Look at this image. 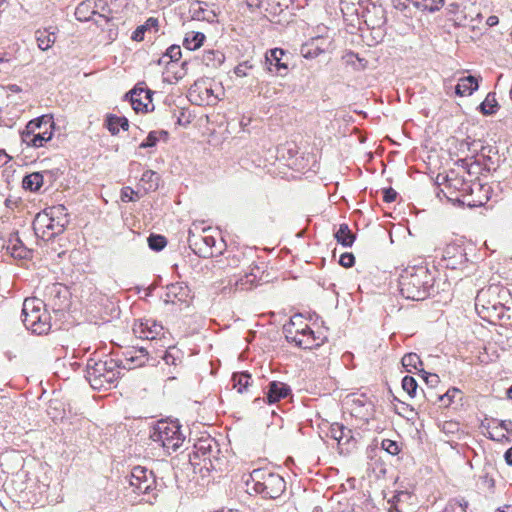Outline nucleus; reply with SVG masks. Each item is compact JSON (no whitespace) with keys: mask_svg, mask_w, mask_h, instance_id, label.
Instances as JSON below:
<instances>
[{"mask_svg":"<svg viewBox=\"0 0 512 512\" xmlns=\"http://www.w3.org/2000/svg\"><path fill=\"white\" fill-rule=\"evenodd\" d=\"M434 276L426 266L408 267L399 277L401 295L413 301H421L430 295L433 289Z\"/></svg>","mask_w":512,"mask_h":512,"instance_id":"f257e3e1","label":"nucleus"},{"mask_svg":"<svg viewBox=\"0 0 512 512\" xmlns=\"http://www.w3.org/2000/svg\"><path fill=\"white\" fill-rule=\"evenodd\" d=\"M120 376V369L114 358L105 360L89 358L87 361L85 377L94 390H107L114 387Z\"/></svg>","mask_w":512,"mask_h":512,"instance_id":"f03ea898","label":"nucleus"},{"mask_svg":"<svg viewBox=\"0 0 512 512\" xmlns=\"http://www.w3.org/2000/svg\"><path fill=\"white\" fill-rule=\"evenodd\" d=\"M127 481L132 492L141 496L140 501L153 504L158 493L163 488V482H159L153 471L143 466H135L132 468Z\"/></svg>","mask_w":512,"mask_h":512,"instance_id":"7ed1b4c3","label":"nucleus"},{"mask_svg":"<svg viewBox=\"0 0 512 512\" xmlns=\"http://www.w3.org/2000/svg\"><path fill=\"white\" fill-rule=\"evenodd\" d=\"M246 485L263 498L277 499L286 490V482L279 474L273 473L268 469H254L250 473Z\"/></svg>","mask_w":512,"mask_h":512,"instance_id":"20e7f679","label":"nucleus"},{"mask_svg":"<svg viewBox=\"0 0 512 512\" xmlns=\"http://www.w3.org/2000/svg\"><path fill=\"white\" fill-rule=\"evenodd\" d=\"M22 321L24 326L37 335L47 333L51 328L50 316L45 304L38 298H26L22 306Z\"/></svg>","mask_w":512,"mask_h":512,"instance_id":"39448f33","label":"nucleus"},{"mask_svg":"<svg viewBox=\"0 0 512 512\" xmlns=\"http://www.w3.org/2000/svg\"><path fill=\"white\" fill-rule=\"evenodd\" d=\"M177 421H159L150 432V439L161 446L168 454L175 452L184 442L185 436Z\"/></svg>","mask_w":512,"mask_h":512,"instance_id":"423d86ee","label":"nucleus"},{"mask_svg":"<svg viewBox=\"0 0 512 512\" xmlns=\"http://www.w3.org/2000/svg\"><path fill=\"white\" fill-rule=\"evenodd\" d=\"M457 182L463 186V204L473 208L481 207L489 201L492 189L488 184H482L480 181L465 182L464 180H457Z\"/></svg>","mask_w":512,"mask_h":512,"instance_id":"0eeeda50","label":"nucleus"},{"mask_svg":"<svg viewBox=\"0 0 512 512\" xmlns=\"http://www.w3.org/2000/svg\"><path fill=\"white\" fill-rule=\"evenodd\" d=\"M216 453L220 454L219 444L210 436L202 437L196 441L194 444V450L191 456L193 460H202L204 462V467L207 470H220V465L214 464L211 459V454Z\"/></svg>","mask_w":512,"mask_h":512,"instance_id":"6e6552de","label":"nucleus"},{"mask_svg":"<svg viewBox=\"0 0 512 512\" xmlns=\"http://www.w3.org/2000/svg\"><path fill=\"white\" fill-rule=\"evenodd\" d=\"M443 265L451 270H463L468 266L469 259L462 242L446 245L442 254Z\"/></svg>","mask_w":512,"mask_h":512,"instance_id":"1a4fd4ad","label":"nucleus"},{"mask_svg":"<svg viewBox=\"0 0 512 512\" xmlns=\"http://www.w3.org/2000/svg\"><path fill=\"white\" fill-rule=\"evenodd\" d=\"M117 361L118 369L131 370L144 366L148 360V351L144 347H131L122 352L121 357L114 358Z\"/></svg>","mask_w":512,"mask_h":512,"instance_id":"9d476101","label":"nucleus"},{"mask_svg":"<svg viewBox=\"0 0 512 512\" xmlns=\"http://www.w3.org/2000/svg\"><path fill=\"white\" fill-rule=\"evenodd\" d=\"M46 121V124L50 121V115H41L35 119L30 120L25 128L21 131V141L28 147L40 148L43 147L45 142V136H42L36 130L40 127L41 121Z\"/></svg>","mask_w":512,"mask_h":512,"instance_id":"9b49d317","label":"nucleus"},{"mask_svg":"<svg viewBox=\"0 0 512 512\" xmlns=\"http://www.w3.org/2000/svg\"><path fill=\"white\" fill-rule=\"evenodd\" d=\"M189 100L196 105H215L219 98L206 80L196 81L189 89Z\"/></svg>","mask_w":512,"mask_h":512,"instance_id":"f8f14e48","label":"nucleus"},{"mask_svg":"<svg viewBox=\"0 0 512 512\" xmlns=\"http://www.w3.org/2000/svg\"><path fill=\"white\" fill-rule=\"evenodd\" d=\"M34 230L41 233L43 239L50 240L57 235L61 234L67 225H62L61 222L55 220L53 217L37 214L33 223Z\"/></svg>","mask_w":512,"mask_h":512,"instance_id":"ddd939ff","label":"nucleus"},{"mask_svg":"<svg viewBox=\"0 0 512 512\" xmlns=\"http://www.w3.org/2000/svg\"><path fill=\"white\" fill-rule=\"evenodd\" d=\"M133 333L141 339L155 340L164 334V327L155 319L142 318L134 322Z\"/></svg>","mask_w":512,"mask_h":512,"instance_id":"4468645a","label":"nucleus"},{"mask_svg":"<svg viewBox=\"0 0 512 512\" xmlns=\"http://www.w3.org/2000/svg\"><path fill=\"white\" fill-rule=\"evenodd\" d=\"M162 298L165 304H185L188 306L192 295L187 284L176 282L166 286V291Z\"/></svg>","mask_w":512,"mask_h":512,"instance_id":"2eb2a0df","label":"nucleus"},{"mask_svg":"<svg viewBox=\"0 0 512 512\" xmlns=\"http://www.w3.org/2000/svg\"><path fill=\"white\" fill-rule=\"evenodd\" d=\"M224 60L225 56L222 52L218 50H205L201 58L194 57L193 59H186L182 62L181 69L183 70V73L179 76V78H182L187 74L190 65L203 64L207 67L217 68L224 62Z\"/></svg>","mask_w":512,"mask_h":512,"instance_id":"dca6fc26","label":"nucleus"},{"mask_svg":"<svg viewBox=\"0 0 512 512\" xmlns=\"http://www.w3.org/2000/svg\"><path fill=\"white\" fill-rule=\"evenodd\" d=\"M356 16L361 17L368 28H379L386 24L385 10L382 6L369 2L359 14Z\"/></svg>","mask_w":512,"mask_h":512,"instance_id":"f3484780","label":"nucleus"},{"mask_svg":"<svg viewBox=\"0 0 512 512\" xmlns=\"http://www.w3.org/2000/svg\"><path fill=\"white\" fill-rule=\"evenodd\" d=\"M152 91L146 88L135 86L126 96L130 97L132 108L135 112H148L152 105Z\"/></svg>","mask_w":512,"mask_h":512,"instance_id":"a211bd4d","label":"nucleus"},{"mask_svg":"<svg viewBox=\"0 0 512 512\" xmlns=\"http://www.w3.org/2000/svg\"><path fill=\"white\" fill-rule=\"evenodd\" d=\"M188 243L195 254L208 257L213 255L212 248L215 246L216 239L213 236L197 237L189 231Z\"/></svg>","mask_w":512,"mask_h":512,"instance_id":"6ab92c4d","label":"nucleus"},{"mask_svg":"<svg viewBox=\"0 0 512 512\" xmlns=\"http://www.w3.org/2000/svg\"><path fill=\"white\" fill-rule=\"evenodd\" d=\"M325 340V336L316 334L310 327H307V330L300 331V333L295 336V340L289 342L294 343L295 346L302 349H313L321 346Z\"/></svg>","mask_w":512,"mask_h":512,"instance_id":"aec40b11","label":"nucleus"},{"mask_svg":"<svg viewBox=\"0 0 512 512\" xmlns=\"http://www.w3.org/2000/svg\"><path fill=\"white\" fill-rule=\"evenodd\" d=\"M189 13L194 20L207 21L209 23L215 22L217 18L215 10L208 3L199 0L190 4Z\"/></svg>","mask_w":512,"mask_h":512,"instance_id":"412c9836","label":"nucleus"},{"mask_svg":"<svg viewBox=\"0 0 512 512\" xmlns=\"http://www.w3.org/2000/svg\"><path fill=\"white\" fill-rule=\"evenodd\" d=\"M291 394L289 385L279 381H271L267 386L266 400L269 404L276 403Z\"/></svg>","mask_w":512,"mask_h":512,"instance_id":"4be33fe9","label":"nucleus"},{"mask_svg":"<svg viewBox=\"0 0 512 512\" xmlns=\"http://www.w3.org/2000/svg\"><path fill=\"white\" fill-rule=\"evenodd\" d=\"M285 55L286 52L281 48L269 50L265 56L269 71H275L276 73H281V70L286 71L288 69V65L283 62V57Z\"/></svg>","mask_w":512,"mask_h":512,"instance_id":"5701e85b","label":"nucleus"},{"mask_svg":"<svg viewBox=\"0 0 512 512\" xmlns=\"http://www.w3.org/2000/svg\"><path fill=\"white\" fill-rule=\"evenodd\" d=\"M499 288L497 286H490L488 288H483L478 291L477 296L475 298V309L479 314L481 310H485V308L489 307L493 304L495 297L498 296Z\"/></svg>","mask_w":512,"mask_h":512,"instance_id":"b1692460","label":"nucleus"},{"mask_svg":"<svg viewBox=\"0 0 512 512\" xmlns=\"http://www.w3.org/2000/svg\"><path fill=\"white\" fill-rule=\"evenodd\" d=\"M309 325L304 321L301 314H295L290 321L284 325L283 332L287 341L295 340L300 331L307 330Z\"/></svg>","mask_w":512,"mask_h":512,"instance_id":"393cba45","label":"nucleus"},{"mask_svg":"<svg viewBox=\"0 0 512 512\" xmlns=\"http://www.w3.org/2000/svg\"><path fill=\"white\" fill-rule=\"evenodd\" d=\"M55 27H49L44 29H38L35 32V38L37 46L40 50L46 51L52 47L56 41Z\"/></svg>","mask_w":512,"mask_h":512,"instance_id":"a878e982","label":"nucleus"},{"mask_svg":"<svg viewBox=\"0 0 512 512\" xmlns=\"http://www.w3.org/2000/svg\"><path fill=\"white\" fill-rule=\"evenodd\" d=\"M505 306L497 299H494L493 304L481 310L478 314L482 319L492 322L493 319L501 320L505 316Z\"/></svg>","mask_w":512,"mask_h":512,"instance_id":"bb28decb","label":"nucleus"},{"mask_svg":"<svg viewBox=\"0 0 512 512\" xmlns=\"http://www.w3.org/2000/svg\"><path fill=\"white\" fill-rule=\"evenodd\" d=\"M478 81L472 76H465L460 78L458 84L455 87V93L458 96H468L478 89Z\"/></svg>","mask_w":512,"mask_h":512,"instance_id":"cd10ccee","label":"nucleus"},{"mask_svg":"<svg viewBox=\"0 0 512 512\" xmlns=\"http://www.w3.org/2000/svg\"><path fill=\"white\" fill-rule=\"evenodd\" d=\"M160 176L153 170H146L143 172L139 186L143 189L144 193L156 191L159 187Z\"/></svg>","mask_w":512,"mask_h":512,"instance_id":"c85d7f7f","label":"nucleus"},{"mask_svg":"<svg viewBox=\"0 0 512 512\" xmlns=\"http://www.w3.org/2000/svg\"><path fill=\"white\" fill-rule=\"evenodd\" d=\"M334 237L343 247H351L356 239V234L350 230L348 224L342 223L334 233Z\"/></svg>","mask_w":512,"mask_h":512,"instance_id":"c756f323","label":"nucleus"},{"mask_svg":"<svg viewBox=\"0 0 512 512\" xmlns=\"http://www.w3.org/2000/svg\"><path fill=\"white\" fill-rule=\"evenodd\" d=\"M95 4L94 0H84L75 9V17L78 21H89L94 15Z\"/></svg>","mask_w":512,"mask_h":512,"instance_id":"7c9ffc66","label":"nucleus"},{"mask_svg":"<svg viewBox=\"0 0 512 512\" xmlns=\"http://www.w3.org/2000/svg\"><path fill=\"white\" fill-rule=\"evenodd\" d=\"M369 0H340V9L345 16L359 14Z\"/></svg>","mask_w":512,"mask_h":512,"instance_id":"2f4dec72","label":"nucleus"},{"mask_svg":"<svg viewBox=\"0 0 512 512\" xmlns=\"http://www.w3.org/2000/svg\"><path fill=\"white\" fill-rule=\"evenodd\" d=\"M43 179L44 172H33L23 178L22 186L25 190L36 192L43 186Z\"/></svg>","mask_w":512,"mask_h":512,"instance_id":"473e14b6","label":"nucleus"},{"mask_svg":"<svg viewBox=\"0 0 512 512\" xmlns=\"http://www.w3.org/2000/svg\"><path fill=\"white\" fill-rule=\"evenodd\" d=\"M478 109L485 116L495 115L500 109L496 99V94L494 92H489L484 101L480 103Z\"/></svg>","mask_w":512,"mask_h":512,"instance_id":"72a5a7b5","label":"nucleus"},{"mask_svg":"<svg viewBox=\"0 0 512 512\" xmlns=\"http://www.w3.org/2000/svg\"><path fill=\"white\" fill-rule=\"evenodd\" d=\"M412 498V494L408 491H397L391 499L388 500V512H402L401 504L408 502Z\"/></svg>","mask_w":512,"mask_h":512,"instance_id":"f704fd0d","label":"nucleus"},{"mask_svg":"<svg viewBox=\"0 0 512 512\" xmlns=\"http://www.w3.org/2000/svg\"><path fill=\"white\" fill-rule=\"evenodd\" d=\"M342 61L348 65L351 66L354 70H364L367 65L368 61L365 58L360 57L357 53L353 51H347L342 56Z\"/></svg>","mask_w":512,"mask_h":512,"instance_id":"c9c22d12","label":"nucleus"},{"mask_svg":"<svg viewBox=\"0 0 512 512\" xmlns=\"http://www.w3.org/2000/svg\"><path fill=\"white\" fill-rule=\"evenodd\" d=\"M161 358L167 366H174L175 369L178 365L182 363L183 355L178 348L172 346L164 351Z\"/></svg>","mask_w":512,"mask_h":512,"instance_id":"e433bc0d","label":"nucleus"},{"mask_svg":"<svg viewBox=\"0 0 512 512\" xmlns=\"http://www.w3.org/2000/svg\"><path fill=\"white\" fill-rule=\"evenodd\" d=\"M205 40V35L201 32H191L186 34L183 40V46L189 51L200 48Z\"/></svg>","mask_w":512,"mask_h":512,"instance_id":"4c0bfd02","label":"nucleus"},{"mask_svg":"<svg viewBox=\"0 0 512 512\" xmlns=\"http://www.w3.org/2000/svg\"><path fill=\"white\" fill-rule=\"evenodd\" d=\"M233 387L237 389L239 393L247 391L251 384V375L247 371L234 373L232 376Z\"/></svg>","mask_w":512,"mask_h":512,"instance_id":"58836bf2","label":"nucleus"},{"mask_svg":"<svg viewBox=\"0 0 512 512\" xmlns=\"http://www.w3.org/2000/svg\"><path fill=\"white\" fill-rule=\"evenodd\" d=\"M42 214L53 217L55 220L61 222L62 225H67L69 223L68 213L64 205L47 208Z\"/></svg>","mask_w":512,"mask_h":512,"instance_id":"ea45409f","label":"nucleus"},{"mask_svg":"<svg viewBox=\"0 0 512 512\" xmlns=\"http://www.w3.org/2000/svg\"><path fill=\"white\" fill-rule=\"evenodd\" d=\"M340 453H348L356 446V439L354 438L353 431L347 427H344L343 435L341 436V442L338 443Z\"/></svg>","mask_w":512,"mask_h":512,"instance_id":"a19ab883","label":"nucleus"},{"mask_svg":"<svg viewBox=\"0 0 512 512\" xmlns=\"http://www.w3.org/2000/svg\"><path fill=\"white\" fill-rule=\"evenodd\" d=\"M323 53L322 46H315V42L309 39L307 42L302 44L300 48V54L306 59H314Z\"/></svg>","mask_w":512,"mask_h":512,"instance_id":"79ce46f5","label":"nucleus"},{"mask_svg":"<svg viewBox=\"0 0 512 512\" xmlns=\"http://www.w3.org/2000/svg\"><path fill=\"white\" fill-rule=\"evenodd\" d=\"M445 0H415V8L420 11L436 12L444 5Z\"/></svg>","mask_w":512,"mask_h":512,"instance_id":"37998d69","label":"nucleus"},{"mask_svg":"<svg viewBox=\"0 0 512 512\" xmlns=\"http://www.w3.org/2000/svg\"><path fill=\"white\" fill-rule=\"evenodd\" d=\"M402 365L403 367L408 371L412 372V370H418L420 372L421 368L419 366H422L423 363L420 359V356L416 353H407L402 357Z\"/></svg>","mask_w":512,"mask_h":512,"instance_id":"c03bdc74","label":"nucleus"},{"mask_svg":"<svg viewBox=\"0 0 512 512\" xmlns=\"http://www.w3.org/2000/svg\"><path fill=\"white\" fill-rule=\"evenodd\" d=\"M94 4V15H98L100 18H103L105 22H109L112 19V9L107 0H94Z\"/></svg>","mask_w":512,"mask_h":512,"instance_id":"a18cd8bd","label":"nucleus"},{"mask_svg":"<svg viewBox=\"0 0 512 512\" xmlns=\"http://www.w3.org/2000/svg\"><path fill=\"white\" fill-rule=\"evenodd\" d=\"M258 276L253 270L250 273H246L242 278L235 282L237 290H248L256 283Z\"/></svg>","mask_w":512,"mask_h":512,"instance_id":"49530a36","label":"nucleus"},{"mask_svg":"<svg viewBox=\"0 0 512 512\" xmlns=\"http://www.w3.org/2000/svg\"><path fill=\"white\" fill-rule=\"evenodd\" d=\"M468 501L464 498L451 499L445 506L443 512H467Z\"/></svg>","mask_w":512,"mask_h":512,"instance_id":"de8ad7c7","label":"nucleus"},{"mask_svg":"<svg viewBox=\"0 0 512 512\" xmlns=\"http://www.w3.org/2000/svg\"><path fill=\"white\" fill-rule=\"evenodd\" d=\"M147 241L149 248L156 252L163 250L167 245L166 238L160 234H151Z\"/></svg>","mask_w":512,"mask_h":512,"instance_id":"09e8293b","label":"nucleus"},{"mask_svg":"<svg viewBox=\"0 0 512 512\" xmlns=\"http://www.w3.org/2000/svg\"><path fill=\"white\" fill-rule=\"evenodd\" d=\"M402 388L411 398H415L417 396L418 384L414 377L405 376L402 379Z\"/></svg>","mask_w":512,"mask_h":512,"instance_id":"8fccbe9b","label":"nucleus"},{"mask_svg":"<svg viewBox=\"0 0 512 512\" xmlns=\"http://www.w3.org/2000/svg\"><path fill=\"white\" fill-rule=\"evenodd\" d=\"M380 448L382 449V453L386 452L387 454L392 456L398 455L401 451L398 442L390 439H383Z\"/></svg>","mask_w":512,"mask_h":512,"instance_id":"3c124183","label":"nucleus"},{"mask_svg":"<svg viewBox=\"0 0 512 512\" xmlns=\"http://www.w3.org/2000/svg\"><path fill=\"white\" fill-rule=\"evenodd\" d=\"M120 198L123 202H134L140 198L139 191L133 190L131 187H123L121 189Z\"/></svg>","mask_w":512,"mask_h":512,"instance_id":"603ef678","label":"nucleus"},{"mask_svg":"<svg viewBox=\"0 0 512 512\" xmlns=\"http://www.w3.org/2000/svg\"><path fill=\"white\" fill-rule=\"evenodd\" d=\"M460 393V390L458 388H450L447 390L446 393L442 394V395H438L437 396V400L442 402L444 406H449L454 398L456 397L457 394Z\"/></svg>","mask_w":512,"mask_h":512,"instance_id":"864d4df0","label":"nucleus"},{"mask_svg":"<svg viewBox=\"0 0 512 512\" xmlns=\"http://www.w3.org/2000/svg\"><path fill=\"white\" fill-rule=\"evenodd\" d=\"M344 425L340 423H333L330 425L329 431L327 435L337 441V443L341 442V436L343 435Z\"/></svg>","mask_w":512,"mask_h":512,"instance_id":"5fc2aeb1","label":"nucleus"},{"mask_svg":"<svg viewBox=\"0 0 512 512\" xmlns=\"http://www.w3.org/2000/svg\"><path fill=\"white\" fill-rule=\"evenodd\" d=\"M106 127L112 135H116L120 131L119 116L108 115L106 118Z\"/></svg>","mask_w":512,"mask_h":512,"instance_id":"6e6d98bb","label":"nucleus"},{"mask_svg":"<svg viewBox=\"0 0 512 512\" xmlns=\"http://www.w3.org/2000/svg\"><path fill=\"white\" fill-rule=\"evenodd\" d=\"M382 454V449L378 447L376 444H371L366 449V455L369 459V462L375 461L380 462V456Z\"/></svg>","mask_w":512,"mask_h":512,"instance_id":"4d7b16f0","label":"nucleus"},{"mask_svg":"<svg viewBox=\"0 0 512 512\" xmlns=\"http://www.w3.org/2000/svg\"><path fill=\"white\" fill-rule=\"evenodd\" d=\"M182 56V53H181V48L179 45H171L170 47L167 48L166 52H165V57H167L169 59L170 62H176L178 60H180Z\"/></svg>","mask_w":512,"mask_h":512,"instance_id":"13d9d810","label":"nucleus"},{"mask_svg":"<svg viewBox=\"0 0 512 512\" xmlns=\"http://www.w3.org/2000/svg\"><path fill=\"white\" fill-rule=\"evenodd\" d=\"M158 142L157 132L151 131L147 138L140 144V148H150L154 147Z\"/></svg>","mask_w":512,"mask_h":512,"instance_id":"bf43d9fd","label":"nucleus"},{"mask_svg":"<svg viewBox=\"0 0 512 512\" xmlns=\"http://www.w3.org/2000/svg\"><path fill=\"white\" fill-rule=\"evenodd\" d=\"M355 263V257L352 253L345 252L340 256L339 264L345 268H350Z\"/></svg>","mask_w":512,"mask_h":512,"instance_id":"052dcab7","label":"nucleus"},{"mask_svg":"<svg viewBox=\"0 0 512 512\" xmlns=\"http://www.w3.org/2000/svg\"><path fill=\"white\" fill-rule=\"evenodd\" d=\"M368 466L377 474V476L386 474V467L380 456V462H368Z\"/></svg>","mask_w":512,"mask_h":512,"instance_id":"680f3d73","label":"nucleus"},{"mask_svg":"<svg viewBox=\"0 0 512 512\" xmlns=\"http://www.w3.org/2000/svg\"><path fill=\"white\" fill-rule=\"evenodd\" d=\"M267 0H245V4L247 9L254 13L256 11H259L263 8L265 2Z\"/></svg>","mask_w":512,"mask_h":512,"instance_id":"e2e57ef3","label":"nucleus"},{"mask_svg":"<svg viewBox=\"0 0 512 512\" xmlns=\"http://www.w3.org/2000/svg\"><path fill=\"white\" fill-rule=\"evenodd\" d=\"M420 373H422V377L429 386L433 387L438 384L439 377L437 374L428 373L423 368H421Z\"/></svg>","mask_w":512,"mask_h":512,"instance_id":"0e129e2a","label":"nucleus"},{"mask_svg":"<svg viewBox=\"0 0 512 512\" xmlns=\"http://www.w3.org/2000/svg\"><path fill=\"white\" fill-rule=\"evenodd\" d=\"M393 6L401 11H404L412 5L415 7V0H392Z\"/></svg>","mask_w":512,"mask_h":512,"instance_id":"69168bd1","label":"nucleus"},{"mask_svg":"<svg viewBox=\"0 0 512 512\" xmlns=\"http://www.w3.org/2000/svg\"><path fill=\"white\" fill-rule=\"evenodd\" d=\"M397 195V192L391 187L383 189V201L386 203L394 202Z\"/></svg>","mask_w":512,"mask_h":512,"instance_id":"338daca9","label":"nucleus"},{"mask_svg":"<svg viewBox=\"0 0 512 512\" xmlns=\"http://www.w3.org/2000/svg\"><path fill=\"white\" fill-rule=\"evenodd\" d=\"M312 41L315 42V46H322L323 47V53L328 50L329 46L331 45V41L323 36H317L311 38Z\"/></svg>","mask_w":512,"mask_h":512,"instance_id":"774afa93","label":"nucleus"}]
</instances>
